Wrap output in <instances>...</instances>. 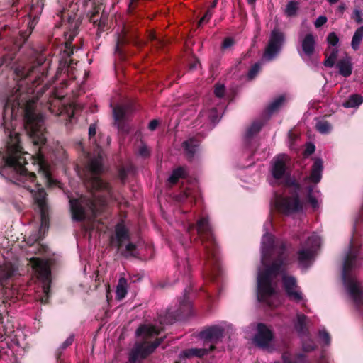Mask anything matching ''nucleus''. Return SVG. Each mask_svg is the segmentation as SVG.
Instances as JSON below:
<instances>
[{"label": "nucleus", "instance_id": "nucleus-10", "mask_svg": "<svg viewBox=\"0 0 363 363\" xmlns=\"http://www.w3.org/2000/svg\"><path fill=\"white\" fill-rule=\"evenodd\" d=\"M277 208L279 212L285 215L298 213L303 210V203L299 195H291L281 197L277 201Z\"/></svg>", "mask_w": 363, "mask_h": 363}, {"label": "nucleus", "instance_id": "nucleus-31", "mask_svg": "<svg viewBox=\"0 0 363 363\" xmlns=\"http://www.w3.org/2000/svg\"><path fill=\"white\" fill-rule=\"evenodd\" d=\"M320 238L315 235L309 236L306 241L304 246L305 248L309 250H312L313 253L315 252L317 249L320 247Z\"/></svg>", "mask_w": 363, "mask_h": 363}, {"label": "nucleus", "instance_id": "nucleus-54", "mask_svg": "<svg viewBox=\"0 0 363 363\" xmlns=\"http://www.w3.org/2000/svg\"><path fill=\"white\" fill-rule=\"evenodd\" d=\"M327 22V18L325 16H320L315 20L314 25L315 28H320Z\"/></svg>", "mask_w": 363, "mask_h": 363}, {"label": "nucleus", "instance_id": "nucleus-29", "mask_svg": "<svg viewBox=\"0 0 363 363\" xmlns=\"http://www.w3.org/2000/svg\"><path fill=\"white\" fill-rule=\"evenodd\" d=\"M264 122L262 121H255L251 125L247 128L245 136L247 138H252L255 135L260 132L262 127L264 126Z\"/></svg>", "mask_w": 363, "mask_h": 363}, {"label": "nucleus", "instance_id": "nucleus-63", "mask_svg": "<svg viewBox=\"0 0 363 363\" xmlns=\"http://www.w3.org/2000/svg\"><path fill=\"white\" fill-rule=\"evenodd\" d=\"M174 314H175V311L174 312L168 311L167 313L166 318H167V319L169 318H171V319L168 320H164V322H167L168 323H172L174 321H172V320L173 319Z\"/></svg>", "mask_w": 363, "mask_h": 363}, {"label": "nucleus", "instance_id": "nucleus-48", "mask_svg": "<svg viewBox=\"0 0 363 363\" xmlns=\"http://www.w3.org/2000/svg\"><path fill=\"white\" fill-rule=\"evenodd\" d=\"M212 15L213 11L211 9H208L203 16L199 20L198 23L199 26H201V25L208 23L212 17Z\"/></svg>", "mask_w": 363, "mask_h": 363}, {"label": "nucleus", "instance_id": "nucleus-3", "mask_svg": "<svg viewBox=\"0 0 363 363\" xmlns=\"http://www.w3.org/2000/svg\"><path fill=\"white\" fill-rule=\"evenodd\" d=\"M286 247L284 243H281L277 248V257L271 264H267L270 259H266L264 261L265 269L259 272L257 277V297L260 303H264L271 306L269 298L275 294V289L272 286V281L279 274H285L284 268L285 257L284 254Z\"/></svg>", "mask_w": 363, "mask_h": 363}, {"label": "nucleus", "instance_id": "nucleus-15", "mask_svg": "<svg viewBox=\"0 0 363 363\" xmlns=\"http://www.w3.org/2000/svg\"><path fill=\"white\" fill-rule=\"evenodd\" d=\"M272 331L264 323L257 324V332L254 337L255 345L261 348H266L273 340Z\"/></svg>", "mask_w": 363, "mask_h": 363}, {"label": "nucleus", "instance_id": "nucleus-42", "mask_svg": "<svg viewBox=\"0 0 363 363\" xmlns=\"http://www.w3.org/2000/svg\"><path fill=\"white\" fill-rule=\"evenodd\" d=\"M306 316L303 314H298L297 315V323L296 324V328L298 331L302 332L306 329Z\"/></svg>", "mask_w": 363, "mask_h": 363}, {"label": "nucleus", "instance_id": "nucleus-18", "mask_svg": "<svg viewBox=\"0 0 363 363\" xmlns=\"http://www.w3.org/2000/svg\"><path fill=\"white\" fill-rule=\"evenodd\" d=\"M214 350L215 347L213 345H210L208 348H189L184 350L180 352L179 354V360L175 361V363H180L182 360L193 357L201 358Z\"/></svg>", "mask_w": 363, "mask_h": 363}, {"label": "nucleus", "instance_id": "nucleus-37", "mask_svg": "<svg viewBox=\"0 0 363 363\" xmlns=\"http://www.w3.org/2000/svg\"><path fill=\"white\" fill-rule=\"evenodd\" d=\"M284 96H280L278 98L275 99L272 103L269 104V106L267 108V112L269 114H272L276 111H277L283 102L284 101Z\"/></svg>", "mask_w": 363, "mask_h": 363}, {"label": "nucleus", "instance_id": "nucleus-39", "mask_svg": "<svg viewBox=\"0 0 363 363\" xmlns=\"http://www.w3.org/2000/svg\"><path fill=\"white\" fill-rule=\"evenodd\" d=\"M298 3L297 1H289L286 6V9H285L286 14L290 17L294 16L296 14L297 11L298 9Z\"/></svg>", "mask_w": 363, "mask_h": 363}, {"label": "nucleus", "instance_id": "nucleus-58", "mask_svg": "<svg viewBox=\"0 0 363 363\" xmlns=\"http://www.w3.org/2000/svg\"><path fill=\"white\" fill-rule=\"evenodd\" d=\"M295 363H308L306 356L304 354H297L294 359Z\"/></svg>", "mask_w": 363, "mask_h": 363}, {"label": "nucleus", "instance_id": "nucleus-21", "mask_svg": "<svg viewBox=\"0 0 363 363\" xmlns=\"http://www.w3.org/2000/svg\"><path fill=\"white\" fill-rule=\"evenodd\" d=\"M315 40L313 33H307L301 41V52L299 55L301 56L303 53L307 57L312 56L315 52Z\"/></svg>", "mask_w": 363, "mask_h": 363}, {"label": "nucleus", "instance_id": "nucleus-47", "mask_svg": "<svg viewBox=\"0 0 363 363\" xmlns=\"http://www.w3.org/2000/svg\"><path fill=\"white\" fill-rule=\"evenodd\" d=\"M141 0H130L128 7V13L135 15L136 8L140 4Z\"/></svg>", "mask_w": 363, "mask_h": 363}, {"label": "nucleus", "instance_id": "nucleus-36", "mask_svg": "<svg viewBox=\"0 0 363 363\" xmlns=\"http://www.w3.org/2000/svg\"><path fill=\"white\" fill-rule=\"evenodd\" d=\"M113 113L115 121H123L127 113V108L123 106H116L113 108Z\"/></svg>", "mask_w": 363, "mask_h": 363}, {"label": "nucleus", "instance_id": "nucleus-35", "mask_svg": "<svg viewBox=\"0 0 363 363\" xmlns=\"http://www.w3.org/2000/svg\"><path fill=\"white\" fill-rule=\"evenodd\" d=\"M286 186L289 189V193L291 195H299L301 186V184L295 179H288L286 182Z\"/></svg>", "mask_w": 363, "mask_h": 363}, {"label": "nucleus", "instance_id": "nucleus-23", "mask_svg": "<svg viewBox=\"0 0 363 363\" xmlns=\"http://www.w3.org/2000/svg\"><path fill=\"white\" fill-rule=\"evenodd\" d=\"M52 104H51L49 108V109L52 113H54L55 115H59V116H62L65 114L67 116L69 122L72 123V121L74 118V104H69L67 105H65V104L60 105L59 104V108L56 111L52 108Z\"/></svg>", "mask_w": 363, "mask_h": 363}, {"label": "nucleus", "instance_id": "nucleus-6", "mask_svg": "<svg viewBox=\"0 0 363 363\" xmlns=\"http://www.w3.org/2000/svg\"><path fill=\"white\" fill-rule=\"evenodd\" d=\"M102 170L103 165L99 158L91 160L88 166V172L84 177V182L91 190L105 191L110 198H112L113 190L111 185L100 177Z\"/></svg>", "mask_w": 363, "mask_h": 363}, {"label": "nucleus", "instance_id": "nucleus-51", "mask_svg": "<svg viewBox=\"0 0 363 363\" xmlns=\"http://www.w3.org/2000/svg\"><path fill=\"white\" fill-rule=\"evenodd\" d=\"M96 134V124L91 123L89 127V138L90 140L95 142L94 137Z\"/></svg>", "mask_w": 363, "mask_h": 363}, {"label": "nucleus", "instance_id": "nucleus-26", "mask_svg": "<svg viewBox=\"0 0 363 363\" xmlns=\"http://www.w3.org/2000/svg\"><path fill=\"white\" fill-rule=\"evenodd\" d=\"M339 50L337 48L328 47L325 50L324 55L325 59L323 62V65L326 67H333L335 65V60L337 58Z\"/></svg>", "mask_w": 363, "mask_h": 363}, {"label": "nucleus", "instance_id": "nucleus-12", "mask_svg": "<svg viewBox=\"0 0 363 363\" xmlns=\"http://www.w3.org/2000/svg\"><path fill=\"white\" fill-rule=\"evenodd\" d=\"M103 10L104 6L102 4H96L94 3L92 10L87 13L89 21L97 26L98 35L104 30L105 27L108 24V15L101 12Z\"/></svg>", "mask_w": 363, "mask_h": 363}, {"label": "nucleus", "instance_id": "nucleus-60", "mask_svg": "<svg viewBox=\"0 0 363 363\" xmlns=\"http://www.w3.org/2000/svg\"><path fill=\"white\" fill-rule=\"evenodd\" d=\"M159 125V121L157 119L152 120L148 125V128L150 130H155Z\"/></svg>", "mask_w": 363, "mask_h": 363}, {"label": "nucleus", "instance_id": "nucleus-40", "mask_svg": "<svg viewBox=\"0 0 363 363\" xmlns=\"http://www.w3.org/2000/svg\"><path fill=\"white\" fill-rule=\"evenodd\" d=\"M315 128L320 133H328L331 129L330 124L326 121H319L315 125Z\"/></svg>", "mask_w": 363, "mask_h": 363}, {"label": "nucleus", "instance_id": "nucleus-59", "mask_svg": "<svg viewBox=\"0 0 363 363\" xmlns=\"http://www.w3.org/2000/svg\"><path fill=\"white\" fill-rule=\"evenodd\" d=\"M282 359L284 363H295L294 359H292L289 352L283 353Z\"/></svg>", "mask_w": 363, "mask_h": 363}, {"label": "nucleus", "instance_id": "nucleus-57", "mask_svg": "<svg viewBox=\"0 0 363 363\" xmlns=\"http://www.w3.org/2000/svg\"><path fill=\"white\" fill-rule=\"evenodd\" d=\"M354 16L353 18L357 23H363V18H362V12L358 9H355L354 11Z\"/></svg>", "mask_w": 363, "mask_h": 363}, {"label": "nucleus", "instance_id": "nucleus-33", "mask_svg": "<svg viewBox=\"0 0 363 363\" xmlns=\"http://www.w3.org/2000/svg\"><path fill=\"white\" fill-rule=\"evenodd\" d=\"M185 177V170L182 167L174 169L168 179V182L172 184H176L180 178Z\"/></svg>", "mask_w": 363, "mask_h": 363}, {"label": "nucleus", "instance_id": "nucleus-5", "mask_svg": "<svg viewBox=\"0 0 363 363\" xmlns=\"http://www.w3.org/2000/svg\"><path fill=\"white\" fill-rule=\"evenodd\" d=\"M160 331L152 325H140L135 331L136 336H143L145 341L135 343L132 349L128 358L129 363H137L145 359L154 352L155 349L160 346L163 341V337L157 338L152 342L146 340L158 335Z\"/></svg>", "mask_w": 363, "mask_h": 363}, {"label": "nucleus", "instance_id": "nucleus-2", "mask_svg": "<svg viewBox=\"0 0 363 363\" xmlns=\"http://www.w3.org/2000/svg\"><path fill=\"white\" fill-rule=\"evenodd\" d=\"M196 230L198 240L204 250L205 274L211 281H216L222 275L220 251L212 228L207 217L200 218L196 224L189 225V234Z\"/></svg>", "mask_w": 363, "mask_h": 363}, {"label": "nucleus", "instance_id": "nucleus-49", "mask_svg": "<svg viewBox=\"0 0 363 363\" xmlns=\"http://www.w3.org/2000/svg\"><path fill=\"white\" fill-rule=\"evenodd\" d=\"M319 337L322 340V341L325 343V345H328L330 343V334L325 330L319 331Z\"/></svg>", "mask_w": 363, "mask_h": 363}, {"label": "nucleus", "instance_id": "nucleus-52", "mask_svg": "<svg viewBox=\"0 0 363 363\" xmlns=\"http://www.w3.org/2000/svg\"><path fill=\"white\" fill-rule=\"evenodd\" d=\"M138 153L141 157L145 158L148 157L150 155V151L149 148L145 145L140 147Z\"/></svg>", "mask_w": 363, "mask_h": 363}, {"label": "nucleus", "instance_id": "nucleus-50", "mask_svg": "<svg viewBox=\"0 0 363 363\" xmlns=\"http://www.w3.org/2000/svg\"><path fill=\"white\" fill-rule=\"evenodd\" d=\"M235 43V40L233 38H225L221 45L222 50H226L232 47Z\"/></svg>", "mask_w": 363, "mask_h": 363}, {"label": "nucleus", "instance_id": "nucleus-53", "mask_svg": "<svg viewBox=\"0 0 363 363\" xmlns=\"http://www.w3.org/2000/svg\"><path fill=\"white\" fill-rule=\"evenodd\" d=\"M127 177H128V173H127L126 170L125 169V168H123V167L120 168L118 172V177L123 184H125Z\"/></svg>", "mask_w": 363, "mask_h": 363}, {"label": "nucleus", "instance_id": "nucleus-55", "mask_svg": "<svg viewBox=\"0 0 363 363\" xmlns=\"http://www.w3.org/2000/svg\"><path fill=\"white\" fill-rule=\"evenodd\" d=\"M315 145L314 144L311 143H309L307 144L306 147V149L304 150V155L306 156H309L311 155V154H313L315 151Z\"/></svg>", "mask_w": 363, "mask_h": 363}, {"label": "nucleus", "instance_id": "nucleus-41", "mask_svg": "<svg viewBox=\"0 0 363 363\" xmlns=\"http://www.w3.org/2000/svg\"><path fill=\"white\" fill-rule=\"evenodd\" d=\"M260 70H261V64L259 62H256L249 69L247 75V79L249 80L254 79L257 76V74H259Z\"/></svg>", "mask_w": 363, "mask_h": 363}, {"label": "nucleus", "instance_id": "nucleus-27", "mask_svg": "<svg viewBox=\"0 0 363 363\" xmlns=\"http://www.w3.org/2000/svg\"><path fill=\"white\" fill-rule=\"evenodd\" d=\"M313 255L314 253L312 250H307L306 248L299 250L297 252L298 264L302 267H306L308 262L312 259Z\"/></svg>", "mask_w": 363, "mask_h": 363}, {"label": "nucleus", "instance_id": "nucleus-38", "mask_svg": "<svg viewBox=\"0 0 363 363\" xmlns=\"http://www.w3.org/2000/svg\"><path fill=\"white\" fill-rule=\"evenodd\" d=\"M148 39L152 43V45L158 49L162 48L167 45L165 40L159 38L153 32H150L148 34Z\"/></svg>", "mask_w": 363, "mask_h": 363}, {"label": "nucleus", "instance_id": "nucleus-32", "mask_svg": "<svg viewBox=\"0 0 363 363\" xmlns=\"http://www.w3.org/2000/svg\"><path fill=\"white\" fill-rule=\"evenodd\" d=\"M119 251L121 255L125 258H128L130 257H138L137 246L134 243H128L124 250L121 249Z\"/></svg>", "mask_w": 363, "mask_h": 363}, {"label": "nucleus", "instance_id": "nucleus-19", "mask_svg": "<svg viewBox=\"0 0 363 363\" xmlns=\"http://www.w3.org/2000/svg\"><path fill=\"white\" fill-rule=\"evenodd\" d=\"M277 251L274 240L272 235L266 233L262 239V263L264 264L266 259H270Z\"/></svg>", "mask_w": 363, "mask_h": 363}, {"label": "nucleus", "instance_id": "nucleus-4", "mask_svg": "<svg viewBox=\"0 0 363 363\" xmlns=\"http://www.w3.org/2000/svg\"><path fill=\"white\" fill-rule=\"evenodd\" d=\"M72 218L77 222L94 220L105 211L108 202L104 196L81 195L78 198L69 199Z\"/></svg>", "mask_w": 363, "mask_h": 363}, {"label": "nucleus", "instance_id": "nucleus-24", "mask_svg": "<svg viewBox=\"0 0 363 363\" xmlns=\"http://www.w3.org/2000/svg\"><path fill=\"white\" fill-rule=\"evenodd\" d=\"M338 68L339 74L344 77H348L352 72V64L351 57L347 56L345 58L340 59L336 64Z\"/></svg>", "mask_w": 363, "mask_h": 363}, {"label": "nucleus", "instance_id": "nucleus-30", "mask_svg": "<svg viewBox=\"0 0 363 363\" xmlns=\"http://www.w3.org/2000/svg\"><path fill=\"white\" fill-rule=\"evenodd\" d=\"M363 38V26L358 28L352 37V42H351V47L354 50L357 51L359 48V45L361 43V41Z\"/></svg>", "mask_w": 363, "mask_h": 363}, {"label": "nucleus", "instance_id": "nucleus-7", "mask_svg": "<svg viewBox=\"0 0 363 363\" xmlns=\"http://www.w3.org/2000/svg\"><path fill=\"white\" fill-rule=\"evenodd\" d=\"M77 35V30H74L68 36L65 43V56L62 57L59 60V65L55 73V79L60 78L62 75H65L68 79H74V65H77V62L70 59V56L74 54V50H78L75 46L72 45V40Z\"/></svg>", "mask_w": 363, "mask_h": 363}, {"label": "nucleus", "instance_id": "nucleus-9", "mask_svg": "<svg viewBox=\"0 0 363 363\" xmlns=\"http://www.w3.org/2000/svg\"><path fill=\"white\" fill-rule=\"evenodd\" d=\"M286 40L285 33L277 26L271 31L268 43L263 53V58L272 61L280 52Z\"/></svg>", "mask_w": 363, "mask_h": 363}, {"label": "nucleus", "instance_id": "nucleus-62", "mask_svg": "<svg viewBox=\"0 0 363 363\" xmlns=\"http://www.w3.org/2000/svg\"><path fill=\"white\" fill-rule=\"evenodd\" d=\"M115 125H117V128L119 130L125 131V125L123 121H115Z\"/></svg>", "mask_w": 363, "mask_h": 363}, {"label": "nucleus", "instance_id": "nucleus-14", "mask_svg": "<svg viewBox=\"0 0 363 363\" xmlns=\"http://www.w3.org/2000/svg\"><path fill=\"white\" fill-rule=\"evenodd\" d=\"M224 329L217 325L208 327L199 333V336L205 341V343L211 342L215 347V345L221 341L223 337Z\"/></svg>", "mask_w": 363, "mask_h": 363}, {"label": "nucleus", "instance_id": "nucleus-34", "mask_svg": "<svg viewBox=\"0 0 363 363\" xmlns=\"http://www.w3.org/2000/svg\"><path fill=\"white\" fill-rule=\"evenodd\" d=\"M127 281L125 278H121L116 287V298L121 300L125 298L127 294L126 289Z\"/></svg>", "mask_w": 363, "mask_h": 363}, {"label": "nucleus", "instance_id": "nucleus-17", "mask_svg": "<svg viewBox=\"0 0 363 363\" xmlns=\"http://www.w3.org/2000/svg\"><path fill=\"white\" fill-rule=\"evenodd\" d=\"M282 283L287 296L291 299L297 302L303 299L301 293L295 290V289L297 287V282L294 277L284 274L282 276Z\"/></svg>", "mask_w": 363, "mask_h": 363}, {"label": "nucleus", "instance_id": "nucleus-22", "mask_svg": "<svg viewBox=\"0 0 363 363\" xmlns=\"http://www.w3.org/2000/svg\"><path fill=\"white\" fill-rule=\"evenodd\" d=\"M323 169V160L317 158L311 167V170L308 179L311 182L317 184L320 182L322 178V172ZM306 179H308L306 177Z\"/></svg>", "mask_w": 363, "mask_h": 363}, {"label": "nucleus", "instance_id": "nucleus-56", "mask_svg": "<svg viewBox=\"0 0 363 363\" xmlns=\"http://www.w3.org/2000/svg\"><path fill=\"white\" fill-rule=\"evenodd\" d=\"M36 247L37 251L34 252L35 254L43 255L47 252L48 247L40 244V242H38L36 244Z\"/></svg>", "mask_w": 363, "mask_h": 363}, {"label": "nucleus", "instance_id": "nucleus-20", "mask_svg": "<svg viewBox=\"0 0 363 363\" xmlns=\"http://www.w3.org/2000/svg\"><path fill=\"white\" fill-rule=\"evenodd\" d=\"M199 145V140L194 137L182 143V147L184 150L186 157L189 162L193 161Z\"/></svg>", "mask_w": 363, "mask_h": 363}, {"label": "nucleus", "instance_id": "nucleus-61", "mask_svg": "<svg viewBox=\"0 0 363 363\" xmlns=\"http://www.w3.org/2000/svg\"><path fill=\"white\" fill-rule=\"evenodd\" d=\"M315 349V345L312 343H305L303 345V350L305 352H311Z\"/></svg>", "mask_w": 363, "mask_h": 363}, {"label": "nucleus", "instance_id": "nucleus-45", "mask_svg": "<svg viewBox=\"0 0 363 363\" xmlns=\"http://www.w3.org/2000/svg\"><path fill=\"white\" fill-rule=\"evenodd\" d=\"M225 93V87L223 84H216L214 87V94L218 98H222Z\"/></svg>", "mask_w": 363, "mask_h": 363}, {"label": "nucleus", "instance_id": "nucleus-28", "mask_svg": "<svg viewBox=\"0 0 363 363\" xmlns=\"http://www.w3.org/2000/svg\"><path fill=\"white\" fill-rule=\"evenodd\" d=\"M363 103V97L359 94H352L347 100L342 103L345 108H355Z\"/></svg>", "mask_w": 363, "mask_h": 363}, {"label": "nucleus", "instance_id": "nucleus-16", "mask_svg": "<svg viewBox=\"0 0 363 363\" xmlns=\"http://www.w3.org/2000/svg\"><path fill=\"white\" fill-rule=\"evenodd\" d=\"M288 160L289 157L285 155H280L274 158L271 169V174L274 179L279 180L287 174L286 162Z\"/></svg>", "mask_w": 363, "mask_h": 363}, {"label": "nucleus", "instance_id": "nucleus-46", "mask_svg": "<svg viewBox=\"0 0 363 363\" xmlns=\"http://www.w3.org/2000/svg\"><path fill=\"white\" fill-rule=\"evenodd\" d=\"M74 339V335H70L66 339V340L62 342V344L60 345V347L57 350L56 352H57L59 351H61L62 352V351L64 350H65L67 347H68L69 346H70L73 343Z\"/></svg>", "mask_w": 363, "mask_h": 363}, {"label": "nucleus", "instance_id": "nucleus-1", "mask_svg": "<svg viewBox=\"0 0 363 363\" xmlns=\"http://www.w3.org/2000/svg\"><path fill=\"white\" fill-rule=\"evenodd\" d=\"M50 67V60L40 55L32 65L18 63L13 67L18 87L8 97L5 106H11L14 109L25 105V130L38 150L35 155L23 151L19 135L15 133L13 136L11 134L6 146L7 155L4 158V164L0 167V175L2 177L33 193L35 203L40 210V227L44 230L49 227V207L47 194L44 188L36 182L35 172L41 175L45 185L48 187L55 186L57 181L52 177L49 164L40 152L41 146L46 142L43 116L42 113H37L33 104L27 101L28 95L23 90V81L28 79L34 74L35 78L29 79L30 82L33 86L40 84L48 76Z\"/></svg>", "mask_w": 363, "mask_h": 363}, {"label": "nucleus", "instance_id": "nucleus-44", "mask_svg": "<svg viewBox=\"0 0 363 363\" xmlns=\"http://www.w3.org/2000/svg\"><path fill=\"white\" fill-rule=\"evenodd\" d=\"M308 196H307L308 202L311 204V206H312L313 208L316 209L318 207V200L316 199V198L312 195L313 187L309 186L308 188Z\"/></svg>", "mask_w": 363, "mask_h": 363}, {"label": "nucleus", "instance_id": "nucleus-25", "mask_svg": "<svg viewBox=\"0 0 363 363\" xmlns=\"http://www.w3.org/2000/svg\"><path fill=\"white\" fill-rule=\"evenodd\" d=\"M116 247L120 250L125 240H130V235L126 228L123 225H117L116 227Z\"/></svg>", "mask_w": 363, "mask_h": 363}, {"label": "nucleus", "instance_id": "nucleus-43", "mask_svg": "<svg viewBox=\"0 0 363 363\" xmlns=\"http://www.w3.org/2000/svg\"><path fill=\"white\" fill-rule=\"evenodd\" d=\"M327 43L328 45V47L336 46L339 43V38L335 32L330 33L327 36Z\"/></svg>", "mask_w": 363, "mask_h": 363}, {"label": "nucleus", "instance_id": "nucleus-64", "mask_svg": "<svg viewBox=\"0 0 363 363\" xmlns=\"http://www.w3.org/2000/svg\"><path fill=\"white\" fill-rule=\"evenodd\" d=\"M199 60H195L194 62L191 63L189 65V69L193 70V69H195L197 68V67L199 65Z\"/></svg>", "mask_w": 363, "mask_h": 363}, {"label": "nucleus", "instance_id": "nucleus-11", "mask_svg": "<svg viewBox=\"0 0 363 363\" xmlns=\"http://www.w3.org/2000/svg\"><path fill=\"white\" fill-rule=\"evenodd\" d=\"M128 44H133L135 46H141L140 41L137 36L128 34L124 29L122 33L118 35L115 48V54L120 60L123 61L126 59V51L124 47Z\"/></svg>", "mask_w": 363, "mask_h": 363}, {"label": "nucleus", "instance_id": "nucleus-13", "mask_svg": "<svg viewBox=\"0 0 363 363\" xmlns=\"http://www.w3.org/2000/svg\"><path fill=\"white\" fill-rule=\"evenodd\" d=\"M191 291V287H186L184 291V296L179 301V307L175 311L172 321L182 320L189 317L192 313V303L189 299V294Z\"/></svg>", "mask_w": 363, "mask_h": 363}, {"label": "nucleus", "instance_id": "nucleus-8", "mask_svg": "<svg viewBox=\"0 0 363 363\" xmlns=\"http://www.w3.org/2000/svg\"><path fill=\"white\" fill-rule=\"evenodd\" d=\"M29 262L38 278L43 283V289L46 296L50 290L51 284V269L48 259L39 257H32Z\"/></svg>", "mask_w": 363, "mask_h": 363}]
</instances>
